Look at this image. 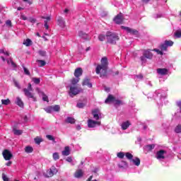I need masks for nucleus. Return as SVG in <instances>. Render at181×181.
Segmentation results:
<instances>
[{"instance_id": "1", "label": "nucleus", "mask_w": 181, "mask_h": 181, "mask_svg": "<svg viewBox=\"0 0 181 181\" xmlns=\"http://www.w3.org/2000/svg\"><path fill=\"white\" fill-rule=\"evenodd\" d=\"M108 70V59L103 57L101 59V64L97 65L95 69L96 74H100V77H105L107 76V71Z\"/></svg>"}, {"instance_id": "2", "label": "nucleus", "mask_w": 181, "mask_h": 181, "mask_svg": "<svg viewBox=\"0 0 181 181\" xmlns=\"http://www.w3.org/2000/svg\"><path fill=\"white\" fill-rule=\"evenodd\" d=\"M153 98L157 101L158 105H163V100L166 98V93L165 90L158 89L154 92Z\"/></svg>"}, {"instance_id": "3", "label": "nucleus", "mask_w": 181, "mask_h": 181, "mask_svg": "<svg viewBox=\"0 0 181 181\" xmlns=\"http://www.w3.org/2000/svg\"><path fill=\"white\" fill-rule=\"evenodd\" d=\"M106 40L110 45H117L119 40V34L118 33L107 31L106 33Z\"/></svg>"}, {"instance_id": "4", "label": "nucleus", "mask_w": 181, "mask_h": 181, "mask_svg": "<svg viewBox=\"0 0 181 181\" xmlns=\"http://www.w3.org/2000/svg\"><path fill=\"white\" fill-rule=\"evenodd\" d=\"M152 59H153V54L152 53V49H144L143 55L140 57V60L141 62L142 66H145V64H146V62H148V60H152Z\"/></svg>"}, {"instance_id": "5", "label": "nucleus", "mask_w": 181, "mask_h": 181, "mask_svg": "<svg viewBox=\"0 0 181 181\" xmlns=\"http://www.w3.org/2000/svg\"><path fill=\"white\" fill-rule=\"evenodd\" d=\"M155 158L159 162H163L165 159H168V151L164 149H160L156 153Z\"/></svg>"}, {"instance_id": "6", "label": "nucleus", "mask_w": 181, "mask_h": 181, "mask_svg": "<svg viewBox=\"0 0 181 181\" xmlns=\"http://www.w3.org/2000/svg\"><path fill=\"white\" fill-rule=\"evenodd\" d=\"M24 95L28 98H32L33 101L36 102V97L33 95V93L30 91H33V88H32V84L30 83H28V88H24L23 89Z\"/></svg>"}, {"instance_id": "7", "label": "nucleus", "mask_w": 181, "mask_h": 181, "mask_svg": "<svg viewBox=\"0 0 181 181\" xmlns=\"http://www.w3.org/2000/svg\"><path fill=\"white\" fill-rule=\"evenodd\" d=\"M80 93V89L78 87L71 86L69 87V95L73 98L74 95H77V94Z\"/></svg>"}, {"instance_id": "8", "label": "nucleus", "mask_w": 181, "mask_h": 181, "mask_svg": "<svg viewBox=\"0 0 181 181\" xmlns=\"http://www.w3.org/2000/svg\"><path fill=\"white\" fill-rule=\"evenodd\" d=\"M121 29H123V30H126V32H127V33H131V35H133L134 36H136V37H138V36H139V32H138V30H133V29L130 28L129 27H126V26L122 25Z\"/></svg>"}, {"instance_id": "9", "label": "nucleus", "mask_w": 181, "mask_h": 181, "mask_svg": "<svg viewBox=\"0 0 181 181\" xmlns=\"http://www.w3.org/2000/svg\"><path fill=\"white\" fill-rule=\"evenodd\" d=\"M100 125H101V122L91 119H88V128H95V127H100Z\"/></svg>"}, {"instance_id": "10", "label": "nucleus", "mask_w": 181, "mask_h": 181, "mask_svg": "<svg viewBox=\"0 0 181 181\" xmlns=\"http://www.w3.org/2000/svg\"><path fill=\"white\" fill-rule=\"evenodd\" d=\"M92 115L93 116L94 119L98 121V119H101L103 118V114L98 109H95L92 111Z\"/></svg>"}, {"instance_id": "11", "label": "nucleus", "mask_w": 181, "mask_h": 181, "mask_svg": "<svg viewBox=\"0 0 181 181\" xmlns=\"http://www.w3.org/2000/svg\"><path fill=\"white\" fill-rule=\"evenodd\" d=\"M3 156L5 159V160H11V159H12V153H11V151H9V150H4L3 151Z\"/></svg>"}, {"instance_id": "12", "label": "nucleus", "mask_w": 181, "mask_h": 181, "mask_svg": "<svg viewBox=\"0 0 181 181\" xmlns=\"http://www.w3.org/2000/svg\"><path fill=\"white\" fill-rule=\"evenodd\" d=\"M157 73L160 76H167V74H169V69L166 68H158L157 69Z\"/></svg>"}, {"instance_id": "13", "label": "nucleus", "mask_w": 181, "mask_h": 181, "mask_svg": "<svg viewBox=\"0 0 181 181\" xmlns=\"http://www.w3.org/2000/svg\"><path fill=\"white\" fill-rule=\"evenodd\" d=\"M113 22L116 23V25H121L122 23V13L117 14L114 18Z\"/></svg>"}, {"instance_id": "14", "label": "nucleus", "mask_w": 181, "mask_h": 181, "mask_svg": "<svg viewBox=\"0 0 181 181\" xmlns=\"http://www.w3.org/2000/svg\"><path fill=\"white\" fill-rule=\"evenodd\" d=\"M83 86H87L88 88H93V83L90 82V79L88 77H86L82 83Z\"/></svg>"}, {"instance_id": "15", "label": "nucleus", "mask_w": 181, "mask_h": 181, "mask_svg": "<svg viewBox=\"0 0 181 181\" xmlns=\"http://www.w3.org/2000/svg\"><path fill=\"white\" fill-rule=\"evenodd\" d=\"M15 104L20 107V108H23V107H25V104L23 103V101H22V99L20 97H17L16 98Z\"/></svg>"}, {"instance_id": "16", "label": "nucleus", "mask_w": 181, "mask_h": 181, "mask_svg": "<svg viewBox=\"0 0 181 181\" xmlns=\"http://www.w3.org/2000/svg\"><path fill=\"white\" fill-rule=\"evenodd\" d=\"M78 36H79V37H81V39H83L84 40H90V36L88 35L87 33H86L83 31L78 32Z\"/></svg>"}, {"instance_id": "17", "label": "nucleus", "mask_w": 181, "mask_h": 181, "mask_svg": "<svg viewBox=\"0 0 181 181\" xmlns=\"http://www.w3.org/2000/svg\"><path fill=\"white\" fill-rule=\"evenodd\" d=\"M130 163L135 166H139V165H141V159L138 157H135L134 158H132Z\"/></svg>"}, {"instance_id": "18", "label": "nucleus", "mask_w": 181, "mask_h": 181, "mask_svg": "<svg viewBox=\"0 0 181 181\" xmlns=\"http://www.w3.org/2000/svg\"><path fill=\"white\" fill-rule=\"evenodd\" d=\"M74 76L76 77V78H78V77L83 76V69L77 68L74 71Z\"/></svg>"}, {"instance_id": "19", "label": "nucleus", "mask_w": 181, "mask_h": 181, "mask_svg": "<svg viewBox=\"0 0 181 181\" xmlns=\"http://www.w3.org/2000/svg\"><path fill=\"white\" fill-rule=\"evenodd\" d=\"M58 25L62 29L66 26L64 19L62 17H59L57 19Z\"/></svg>"}, {"instance_id": "20", "label": "nucleus", "mask_w": 181, "mask_h": 181, "mask_svg": "<svg viewBox=\"0 0 181 181\" xmlns=\"http://www.w3.org/2000/svg\"><path fill=\"white\" fill-rule=\"evenodd\" d=\"M131 125V122L129 121L123 122L121 124L122 129L123 131H125V129H128L129 128V126Z\"/></svg>"}, {"instance_id": "21", "label": "nucleus", "mask_w": 181, "mask_h": 181, "mask_svg": "<svg viewBox=\"0 0 181 181\" xmlns=\"http://www.w3.org/2000/svg\"><path fill=\"white\" fill-rule=\"evenodd\" d=\"M114 101H115V98L112 96V95H109L107 99L105 100V103L108 104V103H114Z\"/></svg>"}, {"instance_id": "22", "label": "nucleus", "mask_w": 181, "mask_h": 181, "mask_svg": "<svg viewBox=\"0 0 181 181\" xmlns=\"http://www.w3.org/2000/svg\"><path fill=\"white\" fill-rule=\"evenodd\" d=\"M62 155H64V156H69V155H70V147L66 146L62 151Z\"/></svg>"}, {"instance_id": "23", "label": "nucleus", "mask_w": 181, "mask_h": 181, "mask_svg": "<svg viewBox=\"0 0 181 181\" xmlns=\"http://www.w3.org/2000/svg\"><path fill=\"white\" fill-rule=\"evenodd\" d=\"M57 172H58L57 168H56V167L54 166H52L49 170V176L52 177L53 176V175H56Z\"/></svg>"}, {"instance_id": "24", "label": "nucleus", "mask_w": 181, "mask_h": 181, "mask_svg": "<svg viewBox=\"0 0 181 181\" xmlns=\"http://www.w3.org/2000/svg\"><path fill=\"white\" fill-rule=\"evenodd\" d=\"M74 176L77 178V179H80V177H83V170H78L76 171Z\"/></svg>"}, {"instance_id": "25", "label": "nucleus", "mask_w": 181, "mask_h": 181, "mask_svg": "<svg viewBox=\"0 0 181 181\" xmlns=\"http://www.w3.org/2000/svg\"><path fill=\"white\" fill-rule=\"evenodd\" d=\"M158 47L160 50H161L163 52H166V50H168V47L166 46V44L165 42L160 45Z\"/></svg>"}, {"instance_id": "26", "label": "nucleus", "mask_w": 181, "mask_h": 181, "mask_svg": "<svg viewBox=\"0 0 181 181\" xmlns=\"http://www.w3.org/2000/svg\"><path fill=\"white\" fill-rule=\"evenodd\" d=\"M164 15L162 13H155L153 14L152 18H153V19H159L160 18H163Z\"/></svg>"}, {"instance_id": "27", "label": "nucleus", "mask_w": 181, "mask_h": 181, "mask_svg": "<svg viewBox=\"0 0 181 181\" xmlns=\"http://www.w3.org/2000/svg\"><path fill=\"white\" fill-rule=\"evenodd\" d=\"M66 122H67L68 124H74L76 122V119H74V118L71 117H68L66 119Z\"/></svg>"}, {"instance_id": "28", "label": "nucleus", "mask_w": 181, "mask_h": 181, "mask_svg": "<svg viewBox=\"0 0 181 181\" xmlns=\"http://www.w3.org/2000/svg\"><path fill=\"white\" fill-rule=\"evenodd\" d=\"M25 152L26 153H32L33 152V148L32 146H27L25 148Z\"/></svg>"}, {"instance_id": "29", "label": "nucleus", "mask_w": 181, "mask_h": 181, "mask_svg": "<svg viewBox=\"0 0 181 181\" xmlns=\"http://www.w3.org/2000/svg\"><path fill=\"white\" fill-rule=\"evenodd\" d=\"M173 41L172 40H165L164 44H165L167 47H172L173 46Z\"/></svg>"}, {"instance_id": "30", "label": "nucleus", "mask_w": 181, "mask_h": 181, "mask_svg": "<svg viewBox=\"0 0 181 181\" xmlns=\"http://www.w3.org/2000/svg\"><path fill=\"white\" fill-rule=\"evenodd\" d=\"M34 141L37 145H40V143L43 142V139H42V137L37 136L34 139Z\"/></svg>"}, {"instance_id": "31", "label": "nucleus", "mask_w": 181, "mask_h": 181, "mask_svg": "<svg viewBox=\"0 0 181 181\" xmlns=\"http://www.w3.org/2000/svg\"><path fill=\"white\" fill-rule=\"evenodd\" d=\"M175 37H177V39L181 37V30H177L174 33Z\"/></svg>"}, {"instance_id": "32", "label": "nucleus", "mask_w": 181, "mask_h": 181, "mask_svg": "<svg viewBox=\"0 0 181 181\" xmlns=\"http://www.w3.org/2000/svg\"><path fill=\"white\" fill-rule=\"evenodd\" d=\"M145 148L147 151H152L153 149H155V144L146 145Z\"/></svg>"}, {"instance_id": "33", "label": "nucleus", "mask_w": 181, "mask_h": 181, "mask_svg": "<svg viewBox=\"0 0 181 181\" xmlns=\"http://www.w3.org/2000/svg\"><path fill=\"white\" fill-rule=\"evenodd\" d=\"M52 111L55 112H59V111H60V105H55L52 106Z\"/></svg>"}, {"instance_id": "34", "label": "nucleus", "mask_w": 181, "mask_h": 181, "mask_svg": "<svg viewBox=\"0 0 181 181\" xmlns=\"http://www.w3.org/2000/svg\"><path fill=\"white\" fill-rule=\"evenodd\" d=\"M13 132L14 135H22V130L16 129L15 128L13 129Z\"/></svg>"}, {"instance_id": "35", "label": "nucleus", "mask_w": 181, "mask_h": 181, "mask_svg": "<svg viewBox=\"0 0 181 181\" xmlns=\"http://www.w3.org/2000/svg\"><path fill=\"white\" fill-rule=\"evenodd\" d=\"M23 45H26L27 47L32 46V40L28 38L26 40L23 42Z\"/></svg>"}, {"instance_id": "36", "label": "nucleus", "mask_w": 181, "mask_h": 181, "mask_svg": "<svg viewBox=\"0 0 181 181\" xmlns=\"http://www.w3.org/2000/svg\"><path fill=\"white\" fill-rule=\"evenodd\" d=\"M52 158L54 160H59V159H60V156H59V153L55 152L52 154Z\"/></svg>"}, {"instance_id": "37", "label": "nucleus", "mask_w": 181, "mask_h": 181, "mask_svg": "<svg viewBox=\"0 0 181 181\" xmlns=\"http://www.w3.org/2000/svg\"><path fill=\"white\" fill-rule=\"evenodd\" d=\"M125 156H126L127 159L130 160V162L134 158V156L131 153H126Z\"/></svg>"}, {"instance_id": "38", "label": "nucleus", "mask_w": 181, "mask_h": 181, "mask_svg": "<svg viewBox=\"0 0 181 181\" xmlns=\"http://www.w3.org/2000/svg\"><path fill=\"white\" fill-rule=\"evenodd\" d=\"M37 63H39L40 64L39 66H40V67H43L44 66H46V62L45 60L37 59Z\"/></svg>"}, {"instance_id": "39", "label": "nucleus", "mask_w": 181, "mask_h": 181, "mask_svg": "<svg viewBox=\"0 0 181 181\" xmlns=\"http://www.w3.org/2000/svg\"><path fill=\"white\" fill-rule=\"evenodd\" d=\"M117 156L119 159H124V156H125V153L122 152V151H120V152L117 153Z\"/></svg>"}, {"instance_id": "40", "label": "nucleus", "mask_w": 181, "mask_h": 181, "mask_svg": "<svg viewBox=\"0 0 181 181\" xmlns=\"http://www.w3.org/2000/svg\"><path fill=\"white\" fill-rule=\"evenodd\" d=\"M151 51L156 52L157 54H160V56H163V52H162V49L155 48L153 49H151Z\"/></svg>"}, {"instance_id": "41", "label": "nucleus", "mask_w": 181, "mask_h": 181, "mask_svg": "<svg viewBox=\"0 0 181 181\" xmlns=\"http://www.w3.org/2000/svg\"><path fill=\"white\" fill-rule=\"evenodd\" d=\"M175 134H181V125L178 124L175 129Z\"/></svg>"}, {"instance_id": "42", "label": "nucleus", "mask_w": 181, "mask_h": 181, "mask_svg": "<svg viewBox=\"0 0 181 181\" xmlns=\"http://www.w3.org/2000/svg\"><path fill=\"white\" fill-rule=\"evenodd\" d=\"M38 54H40V56L42 57H46L47 52L45 50L40 49L38 51Z\"/></svg>"}, {"instance_id": "43", "label": "nucleus", "mask_w": 181, "mask_h": 181, "mask_svg": "<svg viewBox=\"0 0 181 181\" xmlns=\"http://www.w3.org/2000/svg\"><path fill=\"white\" fill-rule=\"evenodd\" d=\"M1 103L3 105H9V104H11V100L9 99L1 100Z\"/></svg>"}, {"instance_id": "44", "label": "nucleus", "mask_w": 181, "mask_h": 181, "mask_svg": "<svg viewBox=\"0 0 181 181\" xmlns=\"http://www.w3.org/2000/svg\"><path fill=\"white\" fill-rule=\"evenodd\" d=\"M45 111L47 112V114H52L53 112V107L52 106L47 107L45 109Z\"/></svg>"}, {"instance_id": "45", "label": "nucleus", "mask_w": 181, "mask_h": 181, "mask_svg": "<svg viewBox=\"0 0 181 181\" xmlns=\"http://www.w3.org/2000/svg\"><path fill=\"white\" fill-rule=\"evenodd\" d=\"M22 67L24 70V74H25L26 76H30V71H29L28 69L25 67V65H22Z\"/></svg>"}, {"instance_id": "46", "label": "nucleus", "mask_w": 181, "mask_h": 181, "mask_svg": "<svg viewBox=\"0 0 181 181\" xmlns=\"http://www.w3.org/2000/svg\"><path fill=\"white\" fill-rule=\"evenodd\" d=\"M105 37H107L106 35H104L103 34H100L98 36V40L100 42H104L105 40Z\"/></svg>"}, {"instance_id": "47", "label": "nucleus", "mask_w": 181, "mask_h": 181, "mask_svg": "<svg viewBox=\"0 0 181 181\" xmlns=\"http://www.w3.org/2000/svg\"><path fill=\"white\" fill-rule=\"evenodd\" d=\"M134 78L136 81H141L144 78V75H142L141 74H140L139 75H135Z\"/></svg>"}, {"instance_id": "48", "label": "nucleus", "mask_w": 181, "mask_h": 181, "mask_svg": "<svg viewBox=\"0 0 181 181\" xmlns=\"http://www.w3.org/2000/svg\"><path fill=\"white\" fill-rule=\"evenodd\" d=\"M113 103H115V105H122V104H123V103L122 102V100H116L115 98V100H114Z\"/></svg>"}, {"instance_id": "49", "label": "nucleus", "mask_w": 181, "mask_h": 181, "mask_svg": "<svg viewBox=\"0 0 181 181\" xmlns=\"http://www.w3.org/2000/svg\"><path fill=\"white\" fill-rule=\"evenodd\" d=\"M77 108H84L86 107V105L83 103H78L76 104Z\"/></svg>"}, {"instance_id": "50", "label": "nucleus", "mask_w": 181, "mask_h": 181, "mask_svg": "<svg viewBox=\"0 0 181 181\" xmlns=\"http://www.w3.org/2000/svg\"><path fill=\"white\" fill-rule=\"evenodd\" d=\"M46 138H47L49 141H52V142H54V141L56 140L53 136L49 134L47 135Z\"/></svg>"}, {"instance_id": "51", "label": "nucleus", "mask_w": 181, "mask_h": 181, "mask_svg": "<svg viewBox=\"0 0 181 181\" xmlns=\"http://www.w3.org/2000/svg\"><path fill=\"white\" fill-rule=\"evenodd\" d=\"M79 81V79L78 78H74L72 80H71V84L73 86H76V84H77V83H78Z\"/></svg>"}, {"instance_id": "52", "label": "nucleus", "mask_w": 181, "mask_h": 181, "mask_svg": "<svg viewBox=\"0 0 181 181\" xmlns=\"http://www.w3.org/2000/svg\"><path fill=\"white\" fill-rule=\"evenodd\" d=\"M180 117H181V113L177 114V112L175 113V115H174V116H173V118H174L175 119H180Z\"/></svg>"}, {"instance_id": "53", "label": "nucleus", "mask_w": 181, "mask_h": 181, "mask_svg": "<svg viewBox=\"0 0 181 181\" xmlns=\"http://www.w3.org/2000/svg\"><path fill=\"white\" fill-rule=\"evenodd\" d=\"M33 81L35 83V84H40V78H33Z\"/></svg>"}, {"instance_id": "54", "label": "nucleus", "mask_w": 181, "mask_h": 181, "mask_svg": "<svg viewBox=\"0 0 181 181\" xmlns=\"http://www.w3.org/2000/svg\"><path fill=\"white\" fill-rule=\"evenodd\" d=\"M122 165H119V168H128V163L127 161H122Z\"/></svg>"}, {"instance_id": "55", "label": "nucleus", "mask_w": 181, "mask_h": 181, "mask_svg": "<svg viewBox=\"0 0 181 181\" xmlns=\"http://www.w3.org/2000/svg\"><path fill=\"white\" fill-rule=\"evenodd\" d=\"M6 25L8 26V28H12V21H11V20H7L6 21Z\"/></svg>"}, {"instance_id": "56", "label": "nucleus", "mask_w": 181, "mask_h": 181, "mask_svg": "<svg viewBox=\"0 0 181 181\" xmlns=\"http://www.w3.org/2000/svg\"><path fill=\"white\" fill-rule=\"evenodd\" d=\"M10 62H11V67H13V68H15V67H16V64H15V62H13V61L12 60V58H10Z\"/></svg>"}, {"instance_id": "57", "label": "nucleus", "mask_w": 181, "mask_h": 181, "mask_svg": "<svg viewBox=\"0 0 181 181\" xmlns=\"http://www.w3.org/2000/svg\"><path fill=\"white\" fill-rule=\"evenodd\" d=\"M44 26H45L46 30H49V25L47 24V21H44Z\"/></svg>"}, {"instance_id": "58", "label": "nucleus", "mask_w": 181, "mask_h": 181, "mask_svg": "<svg viewBox=\"0 0 181 181\" xmlns=\"http://www.w3.org/2000/svg\"><path fill=\"white\" fill-rule=\"evenodd\" d=\"M42 100H43L44 101H47V103H49V98H48L47 95H42Z\"/></svg>"}, {"instance_id": "59", "label": "nucleus", "mask_w": 181, "mask_h": 181, "mask_svg": "<svg viewBox=\"0 0 181 181\" xmlns=\"http://www.w3.org/2000/svg\"><path fill=\"white\" fill-rule=\"evenodd\" d=\"M14 86H16L17 87V88L21 89V85L19 84V83L16 81H14Z\"/></svg>"}, {"instance_id": "60", "label": "nucleus", "mask_w": 181, "mask_h": 181, "mask_svg": "<svg viewBox=\"0 0 181 181\" xmlns=\"http://www.w3.org/2000/svg\"><path fill=\"white\" fill-rule=\"evenodd\" d=\"M2 179L4 181H9V179L6 177V175L5 174L2 175Z\"/></svg>"}, {"instance_id": "61", "label": "nucleus", "mask_w": 181, "mask_h": 181, "mask_svg": "<svg viewBox=\"0 0 181 181\" xmlns=\"http://www.w3.org/2000/svg\"><path fill=\"white\" fill-rule=\"evenodd\" d=\"M176 105L180 107V110H181V100H178L176 102Z\"/></svg>"}, {"instance_id": "62", "label": "nucleus", "mask_w": 181, "mask_h": 181, "mask_svg": "<svg viewBox=\"0 0 181 181\" xmlns=\"http://www.w3.org/2000/svg\"><path fill=\"white\" fill-rule=\"evenodd\" d=\"M30 22L31 23H36V18H30Z\"/></svg>"}, {"instance_id": "63", "label": "nucleus", "mask_w": 181, "mask_h": 181, "mask_svg": "<svg viewBox=\"0 0 181 181\" xmlns=\"http://www.w3.org/2000/svg\"><path fill=\"white\" fill-rule=\"evenodd\" d=\"M87 181H98L97 180H93V175H90L88 179L87 180Z\"/></svg>"}, {"instance_id": "64", "label": "nucleus", "mask_w": 181, "mask_h": 181, "mask_svg": "<svg viewBox=\"0 0 181 181\" xmlns=\"http://www.w3.org/2000/svg\"><path fill=\"white\" fill-rule=\"evenodd\" d=\"M42 19H46L45 21H47H47H50V19H51L50 16H47V17L42 16Z\"/></svg>"}]
</instances>
